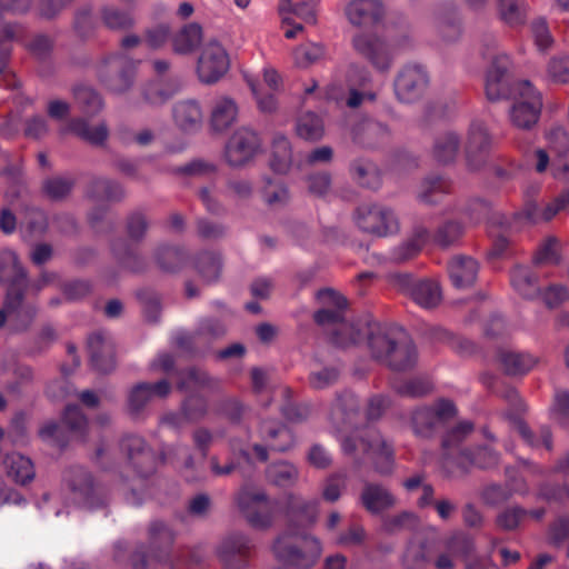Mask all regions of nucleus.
I'll return each instance as SVG.
<instances>
[{
  "label": "nucleus",
  "instance_id": "49",
  "mask_svg": "<svg viewBox=\"0 0 569 569\" xmlns=\"http://www.w3.org/2000/svg\"><path fill=\"white\" fill-rule=\"evenodd\" d=\"M187 251L182 247L160 246L156 251L158 267L166 272L179 271L187 261Z\"/></svg>",
  "mask_w": 569,
  "mask_h": 569
},
{
  "label": "nucleus",
  "instance_id": "24",
  "mask_svg": "<svg viewBox=\"0 0 569 569\" xmlns=\"http://www.w3.org/2000/svg\"><path fill=\"white\" fill-rule=\"evenodd\" d=\"M429 82L427 71L419 64H407L397 74L393 89L400 102L411 103L418 100Z\"/></svg>",
  "mask_w": 569,
  "mask_h": 569
},
{
  "label": "nucleus",
  "instance_id": "32",
  "mask_svg": "<svg viewBox=\"0 0 569 569\" xmlns=\"http://www.w3.org/2000/svg\"><path fill=\"white\" fill-rule=\"evenodd\" d=\"M499 453L489 446H471L466 453L459 457V463L455 468V476L467 475L472 468H493L499 463Z\"/></svg>",
  "mask_w": 569,
  "mask_h": 569
},
{
  "label": "nucleus",
  "instance_id": "5",
  "mask_svg": "<svg viewBox=\"0 0 569 569\" xmlns=\"http://www.w3.org/2000/svg\"><path fill=\"white\" fill-rule=\"evenodd\" d=\"M317 299L326 307L316 311L313 320L319 326H338L332 332V342L340 347L360 342L366 336V321L363 323L345 322L347 299L337 291L326 288L317 292Z\"/></svg>",
  "mask_w": 569,
  "mask_h": 569
},
{
  "label": "nucleus",
  "instance_id": "23",
  "mask_svg": "<svg viewBox=\"0 0 569 569\" xmlns=\"http://www.w3.org/2000/svg\"><path fill=\"white\" fill-rule=\"evenodd\" d=\"M259 435L268 447L256 443L252 449L260 462H266L269 458L268 449L272 451L283 452L290 449L295 443L292 431L280 422L273 420H264L259 428Z\"/></svg>",
  "mask_w": 569,
  "mask_h": 569
},
{
  "label": "nucleus",
  "instance_id": "35",
  "mask_svg": "<svg viewBox=\"0 0 569 569\" xmlns=\"http://www.w3.org/2000/svg\"><path fill=\"white\" fill-rule=\"evenodd\" d=\"M63 132H71L81 140L94 147L104 146L109 137V129L104 122L92 127L90 126L88 119L83 117L71 119L67 127L63 129Z\"/></svg>",
  "mask_w": 569,
  "mask_h": 569
},
{
  "label": "nucleus",
  "instance_id": "4",
  "mask_svg": "<svg viewBox=\"0 0 569 569\" xmlns=\"http://www.w3.org/2000/svg\"><path fill=\"white\" fill-rule=\"evenodd\" d=\"M27 270L16 252L4 250L0 253V283L7 286L4 306L20 329H29L38 313L34 301H23V288L27 284Z\"/></svg>",
  "mask_w": 569,
  "mask_h": 569
},
{
  "label": "nucleus",
  "instance_id": "3",
  "mask_svg": "<svg viewBox=\"0 0 569 569\" xmlns=\"http://www.w3.org/2000/svg\"><path fill=\"white\" fill-rule=\"evenodd\" d=\"M371 355L393 371L412 369L418 360L413 341L402 331L366 320V336Z\"/></svg>",
  "mask_w": 569,
  "mask_h": 569
},
{
  "label": "nucleus",
  "instance_id": "29",
  "mask_svg": "<svg viewBox=\"0 0 569 569\" xmlns=\"http://www.w3.org/2000/svg\"><path fill=\"white\" fill-rule=\"evenodd\" d=\"M436 541L422 533L413 535L406 543L401 556L403 569H428L432 560Z\"/></svg>",
  "mask_w": 569,
  "mask_h": 569
},
{
  "label": "nucleus",
  "instance_id": "14",
  "mask_svg": "<svg viewBox=\"0 0 569 569\" xmlns=\"http://www.w3.org/2000/svg\"><path fill=\"white\" fill-rule=\"evenodd\" d=\"M495 138L487 123L480 119H473L467 130L465 142V157L469 170L479 171L488 162L493 148Z\"/></svg>",
  "mask_w": 569,
  "mask_h": 569
},
{
  "label": "nucleus",
  "instance_id": "34",
  "mask_svg": "<svg viewBox=\"0 0 569 569\" xmlns=\"http://www.w3.org/2000/svg\"><path fill=\"white\" fill-rule=\"evenodd\" d=\"M452 181L442 174H429L423 178L417 191V199L425 204L435 206L452 192Z\"/></svg>",
  "mask_w": 569,
  "mask_h": 569
},
{
  "label": "nucleus",
  "instance_id": "41",
  "mask_svg": "<svg viewBox=\"0 0 569 569\" xmlns=\"http://www.w3.org/2000/svg\"><path fill=\"white\" fill-rule=\"evenodd\" d=\"M176 124L186 132H194L201 128L202 111L194 100L178 102L173 108Z\"/></svg>",
  "mask_w": 569,
  "mask_h": 569
},
{
  "label": "nucleus",
  "instance_id": "33",
  "mask_svg": "<svg viewBox=\"0 0 569 569\" xmlns=\"http://www.w3.org/2000/svg\"><path fill=\"white\" fill-rule=\"evenodd\" d=\"M390 139L388 126L373 119H366L353 129V141L363 148H380L389 143Z\"/></svg>",
  "mask_w": 569,
  "mask_h": 569
},
{
  "label": "nucleus",
  "instance_id": "48",
  "mask_svg": "<svg viewBox=\"0 0 569 569\" xmlns=\"http://www.w3.org/2000/svg\"><path fill=\"white\" fill-rule=\"evenodd\" d=\"M238 108L233 100L222 98L216 102L211 111L210 123L214 131L227 130L236 120Z\"/></svg>",
  "mask_w": 569,
  "mask_h": 569
},
{
  "label": "nucleus",
  "instance_id": "55",
  "mask_svg": "<svg viewBox=\"0 0 569 569\" xmlns=\"http://www.w3.org/2000/svg\"><path fill=\"white\" fill-rule=\"evenodd\" d=\"M355 179L362 187L378 189L381 184V173L370 161L357 160L351 166Z\"/></svg>",
  "mask_w": 569,
  "mask_h": 569
},
{
  "label": "nucleus",
  "instance_id": "16",
  "mask_svg": "<svg viewBox=\"0 0 569 569\" xmlns=\"http://www.w3.org/2000/svg\"><path fill=\"white\" fill-rule=\"evenodd\" d=\"M149 541L157 551L152 555L140 549L134 551L131 556L133 569H154V562L167 559L174 541V533L163 521L154 520L149 526Z\"/></svg>",
  "mask_w": 569,
  "mask_h": 569
},
{
  "label": "nucleus",
  "instance_id": "8",
  "mask_svg": "<svg viewBox=\"0 0 569 569\" xmlns=\"http://www.w3.org/2000/svg\"><path fill=\"white\" fill-rule=\"evenodd\" d=\"M458 415L455 402L440 398L428 406L417 407L411 412V428L419 438L430 439L447 427Z\"/></svg>",
  "mask_w": 569,
  "mask_h": 569
},
{
  "label": "nucleus",
  "instance_id": "44",
  "mask_svg": "<svg viewBox=\"0 0 569 569\" xmlns=\"http://www.w3.org/2000/svg\"><path fill=\"white\" fill-rule=\"evenodd\" d=\"M510 281L513 289L525 299H535L541 293L538 277L528 267H515L510 272Z\"/></svg>",
  "mask_w": 569,
  "mask_h": 569
},
{
  "label": "nucleus",
  "instance_id": "19",
  "mask_svg": "<svg viewBox=\"0 0 569 569\" xmlns=\"http://www.w3.org/2000/svg\"><path fill=\"white\" fill-rule=\"evenodd\" d=\"M353 50L379 71H388L393 62V52L382 38L366 33L357 32L351 39Z\"/></svg>",
  "mask_w": 569,
  "mask_h": 569
},
{
  "label": "nucleus",
  "instance_id": "10",
  "mask_svg": "<svg viewBox=\"0 0 569 569\" xmlns=\"http://www.w3.org/2000/svg\"><path fill=\"white\" fill-rule=\"evenodd\" d=\"M500 396L508 402L509 409L502 413L503 418L508 420L523 441L530 447L543 446L548 451L552 449V433L549 427L542 426L537 436L528 425L521 419V413L525 412L526 406L520 398L518 391L510 386H506Z\"/></svg>",
  "mask_w": 569,
  "mask_h": 569
},
{
  "label": "nucleus",
  "instance_id": "1",
  "mask_svg": "<svg viewBox=\"0 0 569 569\" xmlns=\"http://www.w3.org/2000/svg\"><path fill=\"white\" fill-rule=\"evenodd\" d=\"M359 400L351 391L339 393L330 411V420L340 431H351L341 439V449L359 468L370 460L380 475L391 473L395 465L393 447L371 426L358 428Z\"/></svg>",
  "mask_w": 569,
  "mask_h": 569
},
{
  "label": "nucleus",
  "instance_id": "11",
  "mask_svg": "<svg viewBox=\"0 0 569 569\" xmlns=\"http://www.w3.org/2000/svg\"><path fill=\"white\" fill-rule=\"evenodd\" d=\"M64 480L72 493L73 500L88 509H98L107 503L104 487L97 485L90 471L81 466L70 467Z\"/></svg>",
  "mask_w": 569,
  "mask_h": 569
},
{
  "label": "nucleus",
  "instance_id": "40",
  "mask_svg": "<svg viewBox=\"0 0 569 569\" xmlns=\"http://www.w3.org/2000/svg\"><path fill=\"white\" fill-rule=\"evenodd\" d=\"M16 36L17 27L13 24H7L0 30V87L8 89H13L18 86L16 74L8 70L11 48L6 46V42L12 41Z\"/></svg>",
  "mask_w": 569,
  "mask_h": 569
},
{
  "label": "nucleus",
  "instance_id": "9",
  "mask_svg": "<svg viewBox=\"0 0 569 569\" xmlns=\"http://www.w3.org/2000/svg\"><path fill=\"white\" fill-rule=\"evenodd\" d=\"M88 419L78 405H68L61 422L49 421L39 430V437L51 446L64 449L72 437L84 439Z\"/></svg>",
  "mask_w": 569,
  "mask_h": 569
},
{
  "label": "nucleus",
  "instance_id": "38",
  "mask_svg": "<svg viewBox=\"0 0 569 569\" xmlns=\"http://www.w3.org/2000/svg\"><path fill=\"white\" fill-rule=\"evenodd\" d=\"M112 253L118 263L131 272H142L147 269V259L138 251L136 247L123 239H119L111 244Z\"/></svg>",
  "mask_w": 569,
  "mask_h": 569
},
{
  "label": "nucleus",
  "instance_id": "7",
  "mask_svg": "<svg viewBox=\"0 0 569 569\" xmlns=\"http://www.w3.org/2000/svg\"><path fill=\"white\" fill-rule=\"evenodd\" d=\"M120 447L121 450L127 452L128 459L137 472L140 486L142 487V492H139L136 487L131 488L126 495V500L133 507H140L146 498L151 496L148 477L156 470L157 458L140 436L130 435L124 437L121 440Z\"/></svg>",
  "mask_w": 569,
  "mask_h": 569
},
{
  "label": "nucleus",
  "instance_id": "28",
  "mask_svg": "<svg viewBox=\"0 0 569 569\" xmlns=\"http://www.w3.org/2000/svg\"><path fill=\"white\" fill-rule=\"evenodd\" d=\"M510 59L507 54H497L486 74L485 91L487 99L498 101L511 94L509 78Z\"/></svg>",
  "mask_w": 569,
  "mask_h": 569
},
{
  "label": "nucleus",
  "instance_id": "6",
  "mask_svg": "<svg viewBox=\"0 0 569 569\" xmlns=\"http://www.w3.org/2000/svg\"><path fill=\"white\" fill-rule=\"evenodd\" d=\"M177 388L189 395L182 400L180 409L187 422H198L208 413V400L198 393L201 389H214L217 380L211 378L207 371L189 367L178 371Z\"/></svg>",
  "mask_w": 569,
  "mask_h": 569
},
{
  "label": "nucleus",
  "instance_id": "57",
  "mask_svg": "<svg viewBox=\"0 0 569 569\" xmlns=\"http://www.w3.org/2000/svg\"><path fill=\"white\" fill-rule=\"evenodd\" d=\"M396 392L402 397L419 398L432 390V382L428 377H415L393 383Z\"/></svg>",
  "mask_w": 569,
  "mask_h": 569
},
{
  "label": "nucleus",
  "instance_id": "54",
  "mask_svg": "<svg viewBox=\"0 0 569 569\" xmlns=\"http://www.w3.org/2000/svg\"><path fill=\"white\" fill-rule=\"evenodd\" d=\"M196 269L204 282H214L221 274V259L213 252H201L196 259Z\"/></svg>",
  "mask_w": 569,
  "mask_h": 569
},
{
  "label": "nucleus",
  "instance_id": "20",
  "mask_svg": "<svg viewBox=\"0 0 569 569\" xmlns=\"http://www.w3.org/2000/svg\"><path fill=\"white\" fill-rule=\"evenodd\" d=\"M230 60L226 49L217 40L207 42L198 59L197 72L201 82L219 81L229 70Z\"/></svg>",
  "mask_w": 569,
  "mask_h": 569
},
{
  "label": "nucleus",
  "instance_id": "59",
  "mask_svg": "<svg viewBox=\"0 0 569 569\" xmlns=\"http://www.w3.org/2000/svg\"><path fill=\"white\" fill-rule=\"evenodd\" d=\"M101 19L104 26L111 30H126L134 24L130 11L113 6H106L101 9Z\"/></svg>",
  "mask_w": 569,
  "mask_h": 569
},
{
  "label": "nucleus",
  "instance_id": "12",
  "mask_svg": "<svg viewBox=\"0 0 569 569\" xmlns=\"http://www.w3.org/2000/svg\"><path fill=\"white\" fill-rule=\"evenodd\" d=\"M517 92L518 98L510 109L511 123L518 129L531 130L541 114V93L527 80L518 83Z\"/></svg>",
  "mask_w": 569,
  "mask_h": 569
},
{
  "label": "nucleus",
  "instance_id": "17",
  "mask_svg": "<svg viewBox=\"0 0 569 569\" xmlns=\"http://www.w3.org/2000/svg\"><path fill=\"white\" fill-rule=\"evenodd\" d=\"M236 500L240 512L252 527L267 528L271 525V503L262 490L244 486L239 490Z\"/></svg>",
  "mask_w": 569,
  "mask_h": 569
},
{
  "label": "nucleus",
  "instance_id": "46",
  "mask_svg": "<svg viewBox=\"0 0 569 569\" xmlns=\"http://www.w3.org/2000/svg\"><path fill=\"white\" fill-rule=\"evenodd\" d=\"M202 28L196 22L183 26L172 38V48L176 53L187 54L193 52L202 40Z\"/></svg>",
  "mask_w": 569,
  "mask_h": 569
},
{
  "label": "nucleus",
  "instance_id": "25",
  "mask_svg": "<svg viewBox=\"0 0 569 569\" xmlns=\"http://www.w3.org/2000/svg\"><path fill=\"white\" fill-rule=\"evenodd\" d=\"M443 551L433 560L436 569H455V558H461L465 561L476 551L475 538L462 530H456L442 540Z\"/></svg>",
  "mask_w": 569,
  "mask_h": 569
},
{
  "label": "nucleus",
  "instance_id": "13",
  "mask_svg": "<svg viewBox=\"0 0 569 569\" xmlns=\"http://www.w3.org/2000/svg\"><path fill=\"white\" fill-rule=\"evenodd\" d=\"M473 430L475 425L470 420H461L455 425L449 422L441 430L442 466L449 476H455V468L459 463V457L470 448L465 446V442Z\"/></svg>",
  "mask_w": 569,
  "mask_h": 569
},
{
  "label": "nucleus",
  "instance_id": "43",
  "mask_svg": "<svg viewBox=\"0 0 569 569\" xmlns=\"http://www.w3.org/2000/svg\"><path fill=\"white\" fill-rule=\"evenodd\" d=\"M460 143L461 139L457 132L446 131L440 133L433 142V159L442 164L453 162L458 156Z\"/></svg>",
  "mask_w": 569,
  "mask_h": 569
},
{
  "label": "nucleus",
  "instance_id": "61",
  "mask_svg": "<svg viewBox=\"0 0 569 569\" xmlns=\"http://www.w3.org/2000/svg\"><path fill=\"white\" fill-rule=\"evenodd\" d=\"M528 518L527 509L520 506H511L501 510L496 517V526L502 531L518 529Z\"/></svg>",
  "mask_w": 569,
  "mask_h": 569
},
{
  "label": "nucleus",
  "instance_id": "50",
  "mask_svg": "<svg viewBox=\"0 0 569 569\" xmlns=\"http://www.w3.org/2000/svg\"><path fill=\"white\" fill-rule=\"evenodd\" d=\"M562 261L560 242L553 237L545 238L538 246L532 256L535 266H559Z\"/></svg>",
  "mask_w": 569,
  "mask_h": 569
},
{
  "label": "nucleus",
  "instance_id": "64",
  "mask_svg": "<svg viewBox=\"0 0 569 569\" xmlns=\"http://www.w3.org/2000/svg\"><path fill=\"white\" fill-rule=\"evenodd\" d=\"M74 180L64 177L48 178L42 183V190L51 200H61L72 190Z\"/></svg>",
  "mask_w": 569,
  "mask_h": 569
},
{
  "label": "nucleus",
  "instance_id": "60",
  "mask_svg": "<svg viewBox=\"0 0 569 569\" xmlns=\"http://www.w3.org/2000/svg\"><path fill=\"white\" fill-rule=\"evenodd\" d=\"M498 9L501 20L511 27L523 24L526 21V7L520 0H498Z\"/></svg>",
  "mask_w": 569,
  "mask_h": 569
},
{
  "label": "nucleus",
  "instance_id": "52",
  "mask_svg": "<svg viewBox=\"0 0 569 569\" xmlns=\"http://www.w3.org/2000/svg\"><path fill=\"white\" fill-rule=\"evenodd\" d=\"M549 147L563 159V169L569 171V132L562 124H553L546 133Z\"/></svg>",
  "mask_w": 569,
  "mask_h": 569
},
{
  "label": "nucleus",
  "instance_id": "63",
  "mask_svg": "<svg viewBox=\"0 0 569 569\" xmlns=\"http://www.w3.org/2000/svg\"><path fill=\"white\" fill-rule=\"evenodd\" d=\"M339 378L340 370L336 366H327L312 370L308 376V382L312 389L322 390L336 385Z\"/></svg>",
  "mask_w": 569,
  "mask_h": 569
},
{
  "label": "nucleus",
  "instance_id": "53",
  "mask_svg": "<svg viewBox=\"0 0 569 569\" xmlns=\"http://www.w3.org/2000/svg\"><path fill=\"white\" fill-rule=\"evenodd\" d=\"M76 104L87 116H94L101 111L103 102L97 91L87 86H78L73 90Z\"/></svg>",
  "mask_w": 569,
  "mask_h": 569
},
{
  "label": "nucleus",
  "instance_id": "31",
  "mask_svg": "<svg viewBox=\"0 0 569 569\" xmlns=\"http://www.w3.org/2000/svg\"><path fill=\"white\" fill-rule=\"evenodd\" d=\"M88 349L90 352V362L94 370L101 373H108L114 369V349L106 333L99 331L90 335L88 338Z\"/></svg>",
  "mask_w": 569,
  "mask_h": 569
},
{
  "label": "nucleus",
  "instance_id": "62",
  "mask_svg": "<svg viewBox=\"0 0 569 569\" xmlns=\"http://www.w3.org/2000/svg\"><path fill=\"white\" fill-rule=\"evenodd\" d=\"M462 233L463 226L460 222L448 220L437 228L433 234V242L441 248H448L456 244L462 237Z\"/></svg>",
  "mask_w": 569,
  "mask_h": 569
},
{
  "label": "nucleus",
  "instance_id": "22",
  "mask_svg": "<svg viewBox=\"0 0 569 569\" xmlns=\"http://www.w3.org/2000/svg\"><path fill=\"white\" fill-rule=\"evenodd\" d=\"M171 392V385L167 379L157 382H139L128 392V412L136 419H144L148 405L153 399H164Z\"/></svg>",
  "mask_w": 569,
  "mask_h": 569
},
{
  "label": "nucleus",
  "instance_id": "47",
  "mask_svg": "<svg viewBox=\"0 0 569 569\" xmlns=\"http://www.w3.org/2000/svg\"><path fill=\"white\" fill-rule=\"evenodd\" d=\"M88 197L94 200L120 201L124 197L123 187L108 178H94L87 190Z\"/></svg>",
  "mask_w": 569,
  "mask_h": 569
},
{
  "label": "nucleus",
  "instance_id": "45",
  "mask_svg": "<svg viewBox=\"0 0 569 569\" xmlns=\"http://www.w3.org/2000/svg\"><path fill=\"white\" fill-rule=\"evenodd\" d=\"M8 477L17 483L26 485L34 478L32 461L18 452L8 453L4 458Z\"/></svg>",
  "mask_w": 569,
  "mask_h": 569
},
{
  "label": "nucleus",
  "instance_id": "56",
  "mask_svg": "<svg viewBox=\"0 0 569 569\" xmlns=\"http://www.w3.org/2000/svg\"><path fill=\"white\" fill-rule=\"evenodd\" d=\"M266 473L268 480L278 487H290L298 479V469L287 461L270 465Z\"/></svg>",
  "mask_w": 569,
  "mask_h": 569
},
{
  "label": "nucleus",
  "instance_id": "58",
  "mask_svg": "<svg viewBox=\"0 0 569 569\" xmlns=\"http://www.w3.org/2000/svg\"><path fill=\"white\" fill-rule=\"evenodd\" d=\"M296 131L305 140L317 141L323 136V122L316 113L307 112L298 119Z\"/></svg>",
  "mask_w": 569,
  "mask_h": 569
},
{
  "label": "nucleus",
  "instance_id": "18",
  "mask_svg": "<svg viewBox=\"0 0 569 569\" xmlns=\"http://www.w3.org/2000/svg\"><path fill=\"white\" fill-rule=\"evenodd\" d=\"M355 221L362 231L380 237L399 230V222L395 212L379 204L359 206L355 213Z\"/></svg>",
  "mask_w": 569,
  "mask_h": 569
},
{
  "label": "nucleus",
  "instance_id": "39",
  "mask_svg": "<svg viewBox=\"0 0 569 569\" xmlns=\"http://www.w3.org/2000/svg\"><path fill=\"white\" fill-rule=\"evenodd\" d=\"M430 238L429 230L423 226L413 229L412 236L395 247L390 253L392 261L401 263L415 258Z\"/></svg>",
  "mask_w": 569,
  "mask_h": 569
},
{
  "label": "nucleus",
  "instance_id": "37",
  "mask_svg": "<svg viewBox=\"0 0 569 569\" xmlns=\"http://www.w3.org/2000/svg\"><path fill=\"white\" fill-rule=\"evenodd\" d=\"M360 500L363 508L372 515H378L395 505V497L387 488L370 482L365 485Z\"/></svg>",
  "mask_w": 569,
  "mask_h": 569
},
{
  "label": "nucleus",
  "instance_id": "21",
  "mask_svg": "<svg viewBox=\"0 0 569 569\" xmlns=\"http://www.w3.org/2000/svg\"><path fill=\"white\" fill-rule=\"evenodd\" d=\"M254 545L252 540L241 533L227 535L217 548V556L224 569H244L249 565Z\"/></svg>",
  "mask_w": 569,
  "mask_h": 569
},
{
  "label": "nucleus",
  "instance_id": "30",
  "mask_svg": "<svg viewBox=\"0 0 569 569\" xmlns=\"http://www.w3.org/2000/svg\"><path fill=\"white\" fill-rule=\"evenodd\" d=\"M345 13L352 26L372 28L383 20L385 7L380 0H351Z\"/></svg>",
  "mask_w": 569,
  "mask_h": 569
},
{
  "label": "nucleus",
  "instance_id": "42",
  "mask_svg": "<svg viewBox=\"0 0 569 569\" xmlns=\"http://www.w3.org/2000/svg\"><path fill=\"white\" fill-rule=\"evenodd\" d=\"M499 363L509 376H522L529 372L538 362V358L528 352L499 350Z\"/></svg>",
  "mask_w": 569,
  "mask_h": 569
},
{
  "label": "nucleus",
  "instance_id": "36",
  "mask_svg": "<svg viewBox=\"0 0 569 569\" xmlns=\"http://www.w3.org/2000/svg\"><path fill=\"white\" fill-rule=\"evenodd\" d=\"M479 263L468 256H456L448 263V272L452 284L458 288H468L477 279Z\"/></svg>",
  "mask_w": 569,
  "mask_h": 569
},
{
  "label": "nucleus",
  "instance_id": "2",
  "mask_svg": "<svg viewBox=\"0 0 569 569\" xmlns=\"http://www.w3.org/2000/svg\"><path fill=\"white\" fill-rule=\"evenodd\" d=\"M319 501L306 500L296 495H288L284 501V515L288 530L273 543L276 558L296 569H310L322 553L318 538L301 532L312 527L318 517Z\"/></svg>",
  "mask_w": 569,
  "mask_h": 569
},
{
  "label": "nucleus",
  "instance_id": "15",
  "mask_svg": "<svg viewBox=\"0 0 569 569\" xmlns=\"http://www.w3.org/2000/svg\"><path fill=\"white\" fill-rule=\"evenodd\" d=\"M136 62L123 53L104 58L98 69L100 81L111 91L122 93L133 83Z\"/></svg>",
  "mask_w": 569,
  "mask_h": 569
},
{
  "label": "nucleus",
  "instance_id": "51",
  "mask_svg": "<svg viewBox=\"0 0 569 569\" xmlns=\"http://www.w3.org/2000/svg\"><path fill=\"white\" fill-rule=\"evenodd\" d=\"M292 161L291 146L287 137L279 134L272 141L271 169L277 173L288 171Z\"/></svg>",
  "mask_w": 569,
  "mask_h": 569
},
{
  "label": "nucleus",
  "instance_id": "27",
  "mask_svg": "<svg viewBox=\"0 0 569 569\" xmlns=\"http://www.w3.org/2000/svg\"><path fill=\"white\" fill-rule=\"evenodd\" d=\"M259 148L260 139L254 131L247 128L238 129L226 144V161L231 167H242L254 157Z\"/></svg>",
  "mask_w": 569,
  "mask_h": 569
},
{
  "label": "nucleus",
  "instance_id": "26",
  "mask_svg": "<svg viewBox=\"0 0 569 569\" xmlns=\"http://www.w3.org/2000/svg\"><path fill=\"white\" fill-rule=\"evenodd\" d=\"M395 283L425 309L435 308L440 302V287L432 280L417 279L409 273H398L395 276Z\"/></svg>",
  "mask_w": 569,
  "mask_h": 569
}]
</instances>
